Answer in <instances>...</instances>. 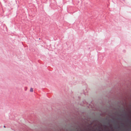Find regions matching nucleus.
<instances>
[{"label":"nucleus","instance_id":"obj_2","mask_svg":"<svg viewBox=\"0 0 131 131\" xmlns=\"http://www.w3.org/2000/svg\"><path fill=\"white\" fill-rule=\"evenodd\" d=\"M33 89L32 88H31L30 90V92H33Z\"/></svg>","mask_w":131,"mask_h":131},{"label":"nucleus","instance_id":"obj_1","mask_svg":"<svg viewBox=\"0 0 131 131\" xmlns=\"http://www.w3.org/2000/svg\"><path fill=\"white\" fill-rule=\"evenodd\" d=\"M12 2H13L12 3H10V5H14L16 3V0H12Z\"/></svg>","mask_w":131,"mask_h":131},{"label":"nucleus","instance_id":"obj_3","mask_svg":"<svg viewBox=\"0 0 131 131\" xmlns=\"http://www.w3.org/2000/svg\"><path fill=\"white\" fill-rule=\"evenodd\" d=\"M4 128H5V126H4Z\"/></svg>","mask_w":131,"mask_h":131},{"label":"nucleus","instance_id":"obj_4","mask_svg":"<svg viewBox=\"0 0 131 131\" xmlns=\"http://www.w3.org/2000/svg\"><path fill=\"white\" fill-rule=\"evenodd\" d=\"M3 1H4V0H3Z\"/></svg>","mask_w":131,"mask_h":131}]
</instances>
